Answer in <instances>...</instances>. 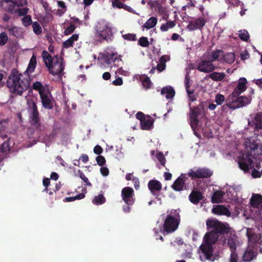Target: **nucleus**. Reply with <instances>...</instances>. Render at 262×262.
I'll return each mask as SVG.
<instances>
[{"label": "nucleus", "mask_w": 262, "mask_h": 262, "mask_svg": "<svg viewBox=\"0 0 262 262\" xmlns=\"http://www.w3.org/2000/svg\"><path fill=\"white\" fill-rule=\"evenodd\" d=\"M241 169L243 170L245 172H249L250 170H252L255 165H238ZM260 165H255V167L259 169Z\"/></svg>", "instance_id": "nucleus-42"}, {"label": "nucleus", "mask_w": 262, "mask_h": 262, "mask_svg": "<svg viewBox=\"0 0 262 262\" xmlns=\"http://www.w3.org/2000/svg\"><path fill=\"white\" fill-rule=\"evenodd\" d=\"M207 232L204 237V243L200 246V249L207 259L210 260L213 256V245L219 238V235H226L232 233L234 230L227 223L222 222L217 220L208 219L206 221Z\"/></svg>", "instance_id": "nucleus-1"}, {"label": "nucleus", "mask_w": 262, "mask_h": 262, "mask_svg": "<svg viewBox=\"0 0 262 262\" xmlns=\"http://www.w3.org/2000/svg\"><path fill=\"white\" fill-rule=\"evenodd\" d=\"M21 77L17 72H13L7 81L10 91L17 95H21L29 86L27 79H23Z\"/></svg>", "instance_id": "nucleus-3"}, {"label": "nucleus", "mask_w": 262, "mask_h": 262, "mask_svg": "<svg viewBox=\"0 0 262 262\" xmlns=\"http://www.w3.org/2000/svg\"><path fill=\"white\" fill-rule=\"evenodd\" d=\"M78 35L75 34H73L70 38L66 40L63 43V46L64 48L68 49L73 46V43L77 41L78 39Z\"/></svg>", "instance_id": "nucleus-30"}, {"label": "nucleus", "mask_w": 262, "mask_h": 262, "mask_svg": "<svg viewBox=\"0 0 262 262\" xmlns=\"http://www.w3.org/2000/svg\"><path fill=\"white\" fill-rule=\"evenodd\" d=\"M184 243L183 240L181 238H176L173 242H171V245L172 246H176V245H182Z\"/></svg>", "instance_id": "nucleus-63"}, {"label": "nucleus", "mask_w": 262, "mask_h": 262, "mask_svg": "<svg viewBox=\"0 0 262 262\" xmlns=\"http://www.w3.org/2000/svg\"><path fill=\"white\" fill-rule=\"evenodd\" d=\"M212 212L216 214L230 216L231 212L229 209L223 205H218L212 209Z\"/></svg>", "instance_id": "nucleus-26"}, {"label": "nucleus", "mask_w": 262, "mask_h": 262, "mask_svg": "<svg viewBox=\"0 0 262 262\" xmlns=\"http://www.w3.org/2000/svg\"><path fill=\"white\" fill-rule=\"evenodd\" d=\"M106 201V199L103 194H99L96 195L92 201L93 204L99 205L104 203Z\"/></svg>", "instance_id": "nucleus-38"}, {"label": "nucleus", "mask_w": 262, "mask_h": 262, "mask_svg": "<svg viewBox=\"0 0 262 262\" xmlns=\"http://www.w3.org/2000/svg\"><path fill=\"white\" fill-rule=\"evenodd\" d=\"M252 176L253 178H260L261 176V173L258 170H256L254 167L252 170Z\"/></svg>", "instance_id": "nucleus-59"}, {"label": "nucleus", "mask_w": 262, "mask_h": 262, "mask_svg": "<svg viewBox=\"0 0 262 262\" xmlns=\"http://www.w3.org/2000/svg\"><path fill=\"white\" fill-rule=\"evenodd\" d=\"M238 35L239 38L244 41H247L249 38L248 32L246 30L239 31Z\"/></svg>", "instance_id": "nucleus-48"}, {"label": "nucleus", "mask_w": 262, "mask_h": 262, "mask_svg": "<svg viewBox=\"0 0 262 262\" xmlns=\"http://www.w3.org/2000/svg\"><path fill=\"white\" fill-rule=\"evenodd\" d=\"M133 182L136 190H138L140 188V181L139 179L137 177L133 178Z\"/></svg>", "instance_id": "nucleus-60"}, {"label": "nucleus", "mask_w": 262, "mask_h": 262, "mask_svg": "<svg viewBox=\"0 0 262 262\" xmlns=\"http://www.w3.org/2000/svg\"><path fill=\"white\" fill-rule=\"evenodd\" d=\"M42 56L43 59V61L46 65V66L51 62V60L52 59L51 56L48 53V52L46 51H43L42 53Z\"/></svg>", "instance_id": "nucleus-47"}, {"label": "nucleus", "mask_w": 262, "mask_h": 262, "mask_svg": "<svg viewBox=\"0 0 262 262\" xmlns=\"http://www.w3.org/2000/svg\"><path fill=\"white\" fill-rule=\"evenodd\" d=\"M148 187L151 192L155 194V192L160 191L162 189L161 183L157 181L152 180L149 181Z\"/></svg>", "instance_id": "nucleus-22"}, {"label": "nucleus", "mask_w": 262, "mask_h": 262, "mask_svg": "<svg viewBox=\"0 0 262 262\" xmlns=\"http://www.w3.org/2000/svg\"><path fill=\"white\" fill-rule=\"evenodd\" d=\"M247 235L249 244L251 246H254L256 244L262 245V234L261 233L247 232Z\"/></svg>", "instance_id": "nucleus-18"}, {"label": "nucleus", "mask_w": 262, "mask_h": 262, "mask_svg": "<svg viewBox=\"0 0 262 262\" xmlns=\"http://www.w3.org/2000/svg\"><path fill=\"white\" fill-rule=\"evenodd\" d=\"M47 67L52 75L60 77L64 68L63 58L55 56L52 58L51 62Z\"/></svg>", "instance_id": "nucleus-8"}, {"label": "nucleus", "mask_w": 262, "mask_h": 262, "mask_svg": "<svg viewBox=\"0 0 262 262\" xmlns=\"http://www.w3.org/2000/svg\"><path fill=\"white\" fill-rule=\"evenodd\" d=\"M32 28L34 32L36 34H39L41 33V28L37 22H34L32 24Z\"/></svg>", "instance_id": "nucleus-49"}, {"label": "nucleus", "mask_w": 262, "mask_h": 262, "mask_svg": "<svg viewBox=\"0 0 262 262\" xmlns=\"http://www.w3.org/2000/svg\"><path fill=\"white\" fill-rule=\"evenodd\" d=\"M103 149L102 147L99 145H96L94 148V152L97 155H100L102 153Z\"/></svg>", "instance_id": "nucleus-64"}, {"label": "nucleus", "mask_w": 262, "mask_h": 262, "mask_svg": "<svg viewBox=\"0 0 262 262\" xmlns=\"http://www.w3.org/2000/svg\"><path fill=\"white\" fill-rule=\"evenodd\" d=\"M28 111L32 119V123L35 124L38 120V113L35 102L33 100L28 99Z\"/></svg>", "instance_id": "nucleus-16"}, {"label": "nucleus", "mask_w": 262, "mask_h": 262, "mask_svg": "<svg viewBox=\"0 0 262 262\" xmlns=\"http://www.w3.org/2000/svg\"><path fill=\"white\" fill-rule=\"evenodd\" d=\"M206 23L205 18L200 17L197 18H193L189 21V24L187 26V28L189 31H193L196 29H202Z\"/></svg>", "instance_id": "nucleus-15"}, {"label": "nucleus", "mask_w": 262, "mask_h": 262, "mask_svg": "<svg viewBox=\"0 0 262 262\" xmlns=\"http://www.w3.org/2000/svg\"><path fill=\"white\" fill-rule=\"evenodd\" d=\"M188 180L186 174H182L174 182L171 186V188L176 191H181L183 190L186 189L185 182Z\"/></svg>", "instance_id": "nucleus-13"}, {"label": "nucleus", "mask_w": 262, "mask_h": 262, "mask_svg": "<svg viewBox=\"0 0 262 262\" xmlns=\"http://www.w3.org/2000/svg\"><path fill=\"white\" fill-rule=\"evenodd\" d=\"M36 65V59L34 55H33L30 60L26 72L28 74L32 73L35 70Z\"/></svg>", "instance_id": "nucleus-31"}, {"label": "nucleus", "mask_w": 262, "mask_h": 262, "mask_svg": "<svg viewBox=\"0 0 262 262\" xmlns=\"http://www.w3.org/2000/svg\"><path fill=\"white\" fill-rule=\"evenodd\" d=\"M112 3L113 7H116L118 8H123L129 11L132 9V8L130 7H128L122 3L120 1V0H112Z\"/></svg>", "instance_id": "nucleus-35"}, {"label": "nucleus", "mask_w": 262, "mask_h": 262, "mask_svg": "<svg viewBox=\"0 0 262 262\" xmlns=\"http://www.w3.org/2000/svg\"><path fill=\"white\" fill-rule=\"evenodd\" d=\"M158 18L156 17L152 16L148 18L146 22L142 26L141 28L143 31L145 29L149 30L154 28L157 24Z\"/></svg>", "instance_id": "nucleus-25"}, {"label": "nucleus", "mask_w": 262, "mask_h": 262, "mask_svg": "<svg viewBox=\"0 0 262 262\" xmlns=\"http://www.w3.org/2000/svg\"><path fill=\"white\" fill-rule=\"evenodd\" d=\"M189 177L192 178H208L212 175V172L207 168H200L196 171L190 169L188 172Z\"/></svg>", "instance_id": "nucleus-10"}, {"label": "nucleus", "mask_w": 262, "mask_h": 262, "mask_svg": "<svg viewBox=\"0 0 262 262\" xmlns=\"http://www.w3.org/2000/svg\"><path fill=\"white\" fill-rule=\"evenodd\" d=\"M112 35V28L109 24L104 20L99 21L96 26V37L97 40H94L93 43L97 44L99 41L102 39H107L111 37Z\"/></svg>", "instance_id": "nucleus-5"}, {"label": "nucleus", "mask_w": 262, "mask_h": 262, "mask_svg": "<svg viewBox=\"0 0 262 262\" xmlns=\"http://www.w3.org/2000/svg\"><path fill=\"white\" fill-rule=\"evenodd\" d=\"M175 26L176 23L174 21H168L161 26L160 30L162 32H165L170 29L173 28Z\"/></svg>", "instance_id": "nucleus-36"}, {"label": "nucleus", "mask_w": 262, "mask_h": 262, "mask_svg": "<svg viewBox=\"0 0 262 262\" xmlns=\"http://www.w3.org/2000/svg\"><path fill=\"white\" fill-rule=\"evenodd\" d=\"M75 29V27L74 25H70L65 31L64 34L66 35H69L72 33Z\"/></svg>", "instance_id": "nucleus-62"}, {"label": "nucleus", "mask_w": 262, "mask_h": 262, "mask_svg": "<svg viewBox=\"0 0 262 262\" xmlns=\"http://www.w3.org/2000/svg\"><path fill=\"white\" fill-rule=\"evenodd\" d=\"M151 155L153 156H155V157L157 158L158 161L161 163V164H164L165 163V158L161 152L158 151H152Z\"/></svg>", "instance_id": "nucleus-43"}, {"label": "nucleus", "mask_w": 262, "mask_h": 262, "mask_svg": "<svg viewBox=\"0 0 262 262\" xmlns=\"http://www.w3.org/2000/svg\"><path fill=\"white\" fill-rule=\"evenodd\" d=\"M89 157L86 154H82L79 158V162L86 163L88 162Z\"/></svg>", "instance_id": "nucleus-61"}, {"label": "nucleus", "mask_w": 262, "mask_h": 262, "mask_svg": "<svg viewBox=\"0 0 262 262\" xmlns=\"http://www.w3.org/2000/svg\"><path fill=\"white\" fill-rule=\"evenodd\" d=\"M228 239L225 238L223 241L224 243L227 241L228 247L230 248V251H236V243L238 241V237L235 234L232 233L229 234V236L227 235Z\"/></svg>", "instance_id": "nucleus-19"}, {"label": "nucleus", "mask_w": 262, "mask_h": 262, "mask_svg": "<svg viewBox=\"0 0 262 262\" xmlns=\"http://www.w3.org/2000/svg\"><path fill=\"white\" fill-rule=\"evenodd\" d=\"M190 118L191 126L194 134L198 136L196 130H202L206 123V118L203 111L199 107L194 108L191 110Z\"/></svg>", "instance_id": "nucleus-4"}, {"label": "nucleus", "mask_w": 262, "mask_h": 262, "mask_svg": "<svg viewBox=\"0 0 262 262\" xmlns=\"http://www.w3.org/2000/svg\"><path fill=\"white\" fill-rule=\"evenodd\" d=\"M33 88L34 90L38 91L39 94H40V92L41 91H45V90H48L49 89V88L47 86L42 85L39 81H36L33 83Z\"/></svg>", "instance_id": "nucleus-40"}, {"label": "nucleus", "mask_w": 262, "mask_h": 262, "mask_svg": "<svg viewBox=\"0 0 262 262\" xmlns=\"http://www.w3.org/2000/svg\"><path fill=\"white\" fill-rule=\"evenodd\" d=\"M100 170L101 174L104 177H106L109 174V170L106 167L102 166Z\"/></svg>", "instance_id": "nucleus-58"}, {"label": "nucleus", "mask_w": 262, "mask_h": 262, "mask_svg": "<svg viewBox=\"0 0 262 262\" xmlns=\"http://www.w3.org/2000/svg\"><path fill=\"white\" fill-rule=\"evenodd\" d=\"M203 195L200 191L192 190L189 195V201L193 204H198L203 199Z\"/></svg>", "instance_id": "nucleus-21"}, {"label": "nucleus", "mask_w": 262, "mask_h": 262, "mask_svg": "<svg viewBox=\"0 0 262 262\" xmlns=\"http://www.w3.org/2000/svg\"><path fill=\"white\" fill-rule=\"evenodd\" d=\"M136 118L140 121L142 129L148 130L152 127L154 121L150 116H144L142 113L138 112L136 114Z\"/></svg>", "instance_id": "nucleus-12"}, {"label": "nucleus", "mask_w": 262, "mask_h": 262, "mask_svg": "<svg viewBox=\"0 0 262 262\" xmlns=\"http://www.w3.org/2000/svg\"><path fill=\"white\" fill-rule=\"evenodd\" d=\"M223 60L228 63H231L235 60V55L233 53H227L223 54Z\"/></svg>", "instance_id": "nucleus-39"}, {"label": "nucleus", "mask_w": 262, "mask_h": 262, "mask_svg": "<svg viewBox=\"0 0 262 262\" xmlns=\"http://www.w3.org/2000/svg\"><path fill=\"white\" fill-rule=\"evenodd\" d=\"M124 39L133 41L136 40V35L134 34H126L122 35Z\"/></svg>", "instance_id": "nucleus-56"}, {"label": "nucleus", "mask_w": 262, "mask_h": 262, "mask_svg": "<svg viewBox=\"0 0 262 262\" xmlns=\"http://www.w3.org/2000/svg\"><path fill=\"white\" fill-rule=\"evenodd\" d=\"M254 252L252 250L246 251L243 256V260L245 261H250L255 257Z\"/></svg>", "instance_id": "nucleus-32"}, {"label": "nucleus", "mask_w": 262, "mask_h": 262, "mask_svg": "<svg viewBox=\"0 0 262 262\" xmlns=\"http://www.w3.org/2000/svg\"><path fill=\"white\" fill-rule=\"evenodd\" d=\"M231 255L230 258V262H237L238 256L236 251H230Z\"/></svg>", "instance_id": "nucleus-55"}, {"label": "nucleus", "mask_w": 262, "mask_h": 262, "mask_svg": "<svg viewBox=\"0 0 262 262\" xmlns=\"http://www.w3.org/2000/svg\"><path fill=\"white\" fill-rule=\"evenodd\" d=\"M223 56V52L222 51H216L215 52H213L212 53L211 56H210L209 59L211 61H213L215 60H222Z\"/></svg>", "instance_id": "nucleus-34"}, {"label": "nucleus", "mask_w": 262, "mask_h": 262, "mask_svg": "<svg viewBox=\"0 0 262 262\" xmlns=\"http://www.w3.org/2000/svg\"><path fill=\"white\" fill-rule=\"evenodd\" d=\"M134 191L132 188L125 187L121 191V196L123 200L128 205H133L135 203L134 198Z\"/></svg>", "instance_id": "nucleus-11"}, {"label": "nucleus", "mask_w": 262, "mask_h": 262, "mask_svg": "<svg viewBox=\"0 0 262 262\" xmlns=\"http://www.w3.org/2000/svg\"><path fill=\"white\" fill-rule=\"evenodd\" d=\"M225 74L224 73L213 72L209 75V77L212 80L215 81H220L222 80L225 77Z\"/></svg>", "instance_id": "nucleus-41"}, {"label": "nucleus", "mask_w": 262, "mask_h": 262, "mask_svg": "<svg viewBox=\"0 0 262 262\" xmlns=\"http://www.w3.org/2000/svg\"><path fill=\"white\" fill-rule=\"evenodd\" d=\"M251 100L252 98L251 96H241L232 102L227 101V104L230 108L235 109L244 106L249 104L251 102Z\"/></svg>", "instance_id": "nucleus-9"}, {"label": "nucleus", "mask_w": 262, "mask_h": 262, "mask_svg": "<svg viewBox=\"0 0 262 262\" xmlns=\"http://www.w3.org/2000/svg\"><path fill=\"white\" fill-rule=\"evenodd\" d=\"M225 97L221 94H217L215 98V102L217 105H221L225 101Z\"/></svg>", "instance_id": "nucleus-51"}, {"label": "nucleus", "mask_w": 262, "mask_h": 262, "mask_svg": "<svg viewBox=\"0 0 262 262\" xmlns=\"http://www.w3.org/2000/svg\"><path fill=\"white\" fill-rule=\"evenodd\" d=\"M40 96L43 106L46 108H51L53 104L52 102V97L49 89L45 90V91H41Z\"/></svg>", "instance_id": "nucleus-17"}, {"label": "nucleus", "mask_w": 262, "mask_h": 262, "mask_svg": "<svg viewBox=\"0 0 262 262\" xmlns=\"http://www.w3.org/2000/svg\"><path fill=\"white\" fill-rule=\"evenodd\" d=\"M10 147V140H8L3 144L1 147V152L3 154L2 159L6 157L8 152L9 151Z\"/></svg>", "instance_id": "nucleus-33"}, {"label": "nucleus", "mask_w": 262, "mask_h": 262, "mask_svg": "<svg viewBox=\"0 0 262 262\" xmlns=\"http://www.w3.org/2000/svg\"><path fill=\"white\" fill-rule=\"evenodd\" d=\"M23 23L25 26L30 25L32 23L31 17L30 15H27L22 19Z\"/></svg>", "instance_id": "nucleus-54"}, {"label": "nucleus", "mask_w": 262, "mask_h": 262, "mask_svg": "<svg viewBox=\"0 0 262 262\" xmlns=\"http://www.w3.org/2000/svg\"><path fill=\"white\" fill-rule=\"evenodd\" d=\"M15 7H21L27 4L26 0H14Z\"/></svg>", "instance_id": "nucleus-57"}, {"label": "nucleus", "mask_w": 262, "mask_h": 262, "mask_svg": "<svg viewBox=\"0 0 262 262\" xmlns=\"http://www.w3.org/2000/svg\"><path fill=\"white\" fill-rule=\"evenodd\" d=\"M249 123L257 128H262V113L256 114L253 118L249 121Z\"/></svg>", "instance_id": "nucleus-27"}, {"label": "nucleus", "mask_w": 262, "mask_h": 262, "mask_svg": "<svg viewBox=\"0 0 262 262\" xmlns=\"http://www.w3.org/2000/svg\"><path fill=\"white\" fill-rule=\"evenodd\" d=\"M9 32L12 35L15 36H19V33L20 31V29L16 27H12L9 29Z\"/></svg>", "instance_id": "nucleus-53"}, {"label": "nucleus", "mask_w": 262, "mask_h": 262, "mask_svg": "<svg viewBox=\"0 0 262 262\" xmlns=\"http://www.w3.org/2000/svg\"><path fill=\"white\" fill-rule=\"evenodd\" d=\"M14 0H3L1 5L2 7L6 10L13 13L15 10V5Z\"/></svg>", "instance_id": "nucleus-24"}, {"label": "nucleus", "mask_w": 262, "mask_h": 262, "mask_svg": "<svg viewBox=\"0 0 262 262\" xmlns=\"http://www.w3.org/2000/svg\"><path fill=\"white\" fill-rule=\"evenodd\" d=\"M139 45L143 47H146L149 46V41L145 37H142L139 40Z\"/></svg>", "instance_id": "nucleus-52"}, {"label": "nucleus", "mask_w": 262, "mask_h": 262, "mask_svg": "<svg viewBox=\"0 0 262 262\" xmlns=\"http://www.w3.org/2000/svg\"><path fill=\"white\" fill-rule=\"evenodd\" d=\"M161 94L165 95L167 99H170L174 96L175 92L171 86H166L162 89Z\"/></svg>", "instance_id": "nucleus-28"}, {"label": "nucleus", "mask_w": 262, "mask_h": 262, "mask_svg": "<svg viewBox=\"0 0 262 262\" xmlns=\"http://www.w3.org/2000/svg\"><path fill=\"white\" fill-rule=\"evenodd\" d=\"M180 224V216L179 213L177 215H172L170 213L168 214L164 221L163 229L167 233L174 232L178 228Z\"/></svg>", "instance_id": "nucleus-7"}, {"label": "nucleus", "mask_w": 262, "mask_h": 262, "mask_svg": "<svg viewBox=\"0 0 262 262\" xmlns=\"http://www.w3.org/2000/svg\"><path fill=\"white\" fill-rule=\"evenodd\" d=\"M156 11L160 14H165L166 12V9L162 7L160 4L155 3V5L154 6Z\"/></svg>", "instance_id": "nucleus-44"}, {"label": "nucleus", "mask_w": 262, "mask_h": 262, "mask_svg": "<svg viewBox=\"0 0 262 262\" xmlns=\"http://www.w3.org/2000/svg\"><path fill=\"white\" fill-rule=\"evenodd\" d=\"M244 145L249 154L239 152L238 156V164H251L254 162L252 159L259 160L262 156V143L256 136L246 138Z\"/></svg>", "instance_id": "nucleus-2"}, {"label": "nucleus", "mask_w": 262, "mask_h": 262, "mask_svg": "<svg viewBox=\"0 0 262 262\" xmlns=\"http://www.w3.org/2000/svg\"><path fill=\"white\" fill-rule=\"evenodd\" d=\"M28 11V9L27 8H23L18 9L17 10L15 9L13 13L17 14L18 16H23L26 15Z\"/></svg>", "instance_id": "nucleus-50"}, {"label": "nucleus", "mask_w": 262, "mask_h": 262, "mask_svg": "<svg viewBox=\"0 0 262 262\" xmlns=\"http://www.w3.org/2000/svg\"><path fill=\"white\" fill-rule=\"evenodd\" d=\"M78 174L79 177L83 180V181L85 183L86 185L88 186H92V184L89 182V179L86 177V176L84 174L82 171L80 170H78Z\"/></svg>", "instance_id": "nucleus-46"}, {"label": "nucleus", "mask_w": 262, "mask_h": 262, "mask_svg": "<svg viewBox=\"0 0 262 262\" xmlns=\"http://www.w3.org/2000/svg\"><path fill=\"white\" fill-rule=\"evenodd\" d=\"M198 69L201 72L208 73L213 71L214 67L210 61L203 60L199 63Z\"/></svg>", "instance_id": "nucleus-20"}, {"label": "nucleus", "mask_w": 262, "mask_h": 262, "mask_svg": "<svg viewBox=\"0 0 262 262\" xmlns=\"http://www.w3.org/2000/svg\"><path fill=\"white\" fill-rule=\"evenodd\" d=\"M250 205L253 208L262 207V195L259 194H253L250 199Z\"/></svg>", "instance_id": "nucleus-23"}, {"label": "nucleus", "mask_w": 262, "mask_h": 262, "mask_svg": "<svg viewBox=\"0 0 262 262\" xmlns=\"http://www.w3.org/2000/svg\"><path fill=\"white\" fill-rule=\"evenodd\" d=\"M140 79L142 81V85L144 88L148 89L151 86L152 83L149 77L145 75H142Z\"/></svg>", "instance_id": "nucleus-37"}, {"label": "nucleus", "mask_w": 262, "mask_h": 262, "mask_svg": "<svg viewBox=\"0 0 262 262\" xmlns=\"http://www.w3.org/2000/svg\"><path fill=\"white\" fill-rule=\"evenodd\" d=\"M121 56L118 55L116 50L112 48L106 49L103 53L99 54L98 60L100 62H104L107 65L117 61H121Z\"/></svg>", "instance_id": "nucleus-6"}, {"label": "nucleus", "mask_w": 262, "mask_h": 262, "mask_svg": "<svg viewBox=\"0 0 262 262\" xmlns=\"http://www.w3.org/2000/svg\"><path fill=\"white\" fill-rule=\"evenodd\" d=\"M225 193L222 191H216L214 192L211 198L213 203H219L222 202Z\"/></svg>", "instance_id": "nucleus-29"}, {"label": "nucleus", "mask_w": 262, "mask_h": 262, "mask_svg": "<svg viewBox=\"0 0 262 262\" xmlns=\"http://www.w3.org/2000/svg\"><path fill=\"white\" fill-rule=\"evenodd\" d=\"M247 80L245 77L240 78L237 82V85L232 93V96L236 97L245 92L247 89Z\"/></svg>", "instance_id": "nucleus-14"}, {"label": "nucleus", "mask_w": 262, "mask_h": 262, "mask_svg": "<svg viewBox=\"0 0 262 262\" xmlns=\"http://www.w3.org/2000/svg\"><path fill=\"white\" fill-rule=\"evenodd\" d=\"M8 40L7 34L5 32H2L0 34V46H3L6 44Z\"/></svg>", "instance_id": "nucleus-45"}]
</instances>
